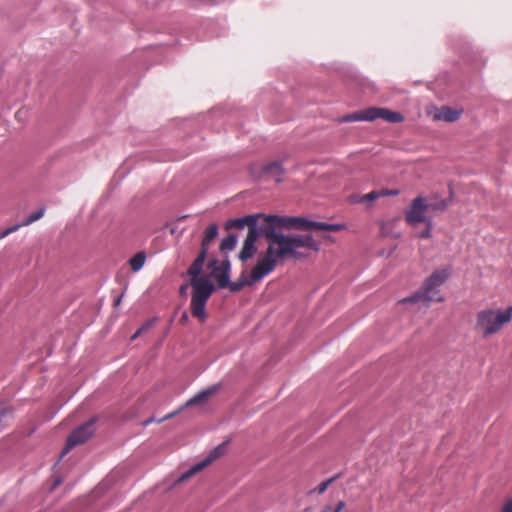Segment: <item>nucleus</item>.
Returning <instances> with one entry per match:
<instances>
[{"label":"nucleus","mask_w":512,"mask_h":512,"mask_svg":"<svg viewBox=\"0 0 512 512\" xmlns=\"http://www.w3.org/2000/svg\"><path fill=\"white\" fill-rule=\"evenodd\" d=\"M306 249L319 251V243L310 234L285 235L268 245L265 255L259 259L251 271V282H259L266 275L271 273L277 266L279 260L307 258L309 253Z\"/></svg>","instance_id":"1"},{"label":"nucleus","mask_w":512,"mask_h":512,"mask_svg":"<svg viewBox=\"0 0 512 512\" xmlns=\"http://www.w3.org/2000/svg\"><path fill=\"white\" fill-rule=\"evenodd\" d=\"M208 251L200 249L196 259L189 267L187 274L191 277V286L193 289L191 298V313L201 322L207 318L206 303L214 291V285L207 277L200 276Z\"/></svg>","instance_id":"2"},{"label":"nucleus","mask_w":512,"mask_h":512,"mask_svg":"<svg viewBox=\"0 0 512 512\" xmlns=\"http://www.w3.org/2000/svg\"><path fill=\"white\" fill-rule=\"evenodd\" d=\"M208 251L200 249L196 259L189 267L187 274L191 277V286L193 289L191 298V313L201 322L207 318L206 303L214 291V285L207 277L200 276Z\"/></svg>","instance_id":"3"},{"label":"nucleus","mask_w":512,"mask_h":512,"mask_svg":"<svg viewBox=\"0 0 512 512\" xmlns=\"http://www.w3.org/2000/svg\"><path fill=\"white\" fill-rule=\"evenodd\" d=\"M512 319V305L505 311L486 309L478 312L476 328L484 337L496 333L505 323Z\"/></svg>","instance_id":"4"},{"label":"nucleus","mask_w":512,"mask_h":512,"mask_svg":"<svg viewBox=\"0 0 512 512\" xmlns=\"http://www.w3.org/2000/svg\"><path fill=\"white\" fill-rule=\"evenodd\" d=\"M277 221L278 230L283 232L284 228L299 229V230H323V231H339L344 226L336 223H326L321 221H312L304 217L296 216H279L275 219Z\"/></svg>","instance_id":"5"},{"label":"nucleus","mask_w":512,"mask_h":512,"mask_svg":"<svg viewBox=\"0 0 512 512\" xmlns=\"http://www.w3.org/2000/svg\"><path fill=\"white\" fill-rule=\"evenodd\" d=\"M277 215H265V214H251L246 215L244 217L230 219L226 223V228H239L243 229L245 226H248V231H251L252 228L255 229V232H264L267 233V228L277 226V221L275 220Z\"/></svg>","instance_id":"6"},{"label":"nucleus","mask_w":512,"mask_h":512,"mask_svg":"<svg viewBox=\"0 0 512 512\" xmlns=\"http://www.w3.org/2000/svg\"><path fill=\"white\" fill-rule=\"evenodd\" d=\"M451 268L448 266L435 269L422 284L426 293V302H444L445 298L440 295L441 286L449 279Z\"/></svg>","instance_id":"7"},{"label":"nucleus","mask_w":512,"mask_h":512,"mask_svg":"<svg viewBox=\"0 0 512 512\" xmlns=\"http://www.w3.org/2000/svg\"><path fill=\"white\" fill-rule=\"evenodd\" d=\"M282 234L283 232L279 231L277 226L267 228V233L255 232V229L252 228L251 231H248L244 240L243 247L239 252V259L245 262L256 253L257 248L255 243L259 238L265 237L268 245H270L271 242L278 240Z\"/></svg>","instance_id":"8"},{"label":"nucleus","mask_w":512,"mask_h":512,"mask_svg":"<svg viewBox=\"0 0 512 512\" xmlns=\"http://www.w3.org/2000/svg\"><path fill=\"white\" fill-rule=\"evenodd\" d=\"M94 424L95 419H90L71 432L61 452V458H63L72 448L85 443L89 438L93 436L95 432Z\"/></svg>","instance_id":"9"},{"label":"nucleus","mask_w":512,"mask_h":512,"mask_svg":"<svg viewBox=\"0 0 512 512\" xmlns=\"http://www.w3.org/2000/svg\"><path fill=\"white\" fill-rule=\"evenodd\" d=\"M428 209V205L424 198L421 196L416 197L412 200L409 209L405 213V220L409 225H416L431 220V217L426 216L425 212Z\"/></svg>","instance_id":"10"},{"label":"nucleus","mask_w":512,"mask_h":512,"mask_svg":"<svg viewBox=\"0 0 512 512\" xmlns=\"http://www.w3.org/2000/svg\"><path fill=\"white\" fill-rule=\"evenodd\" d=\"M448 189L449 195L446 198H441L438 195H433L430 198L429 203H427L428 208L431 209L432 211H445L448 208V206L453 202L455 196L454 187L452 183H449Z\"/></svg>","instance_id":"11"},{"label":"nucleus","mask_w":512,"mask_h":512,"mask_svg":"<svg viewBox=\"0 0 512 512\" xmlns=\"http://www.w3.org/2000/svg\"><path fill=\"white\" fill-rule=\"evenodd\" d=\"M462 112V109H456L451 106H442L434 115V119L447 123H453L461 117Z\"/></svg>","instance_id":"12"},{"label":"nucleus","mask_w":512,"mask_h":512,"mask_svg":"<svg viewBox=\"0 0 512 512\" xmlns=\"http://www.w3.org/2000/svg\"><path fill=\"white\" fill-rule=\"evenodd\" d=\"M284 174V169L282 164L278 161L271 162L262 166L261 175L263 177H267L275 180L277 183L282 182V177Z\"/></svg>","instance_id":"13"},{"label":"nucleus","mask_w":512,"mask_h":512,"mask_svg":"<svg viewBox=\"0 0 512 512\" xmlns=\"http://www.w3.org/2000/svg\"><path fill=\"white\" fill-rule=\"evenodd\" d=\"M44 215V209L43 208H40L34 212H32L24 221L23 223L21 224H16V225H13L11 227H8L7 229H5L0 237L1 238H4L6 236H8L9 234L17 231L21 226H24V225H29V224H32L33 222L41 219Z\"/></svg>","instance_id":"14"},{"label":"nucleus","mask_w":512,"mask_h":512,"mask_svg":"<svg viewBox=\"0 0 512 512\" xmlns=\"http://www.w3.org/2000/svg\"><path fill=\"white\" fill-rule=\"evenodd\" d=\"M381 107H368L362 111L354 112V122H372L380 118Z\"/></svg>","instance_id":"15"},{"label":"nucleus","mask_w":512,"mask_h":512,"mask_svg":"<svg viewBox=\"0 0 512 512\" xmlns=\"http://www.w3.org/2000/svg\"><path fill=\"white\" fill-rule=\"evenodd\" d=\"M218 388H219V385L216 384V385H213L205 390L198 392L196 395H194L192 398H190L187 401L186 406H192V405H196V404L205 402L209 396H211L218 390Z\"/></svg>","instance_id":"16"},{"label":"nucleus","mask_w":512,"mask_h":512,"mask_svg":"<svg viewBox=\"0 0 512 512\" xmlns=\"http://www.w3.org/2000/svg\"><path fill=\"white\" fill-rule=\"evenodd\" d=\"M380 119H383L388 123L396 124L403 122L405 118L401 112L381 107Z\"/></svg>","instance_id":"17"},{"label":"nucleus","mask_w":512,"mask_h":512,"mask_svg":"<svg viewBox=\"0 0 512 512\" xmlns=\"http://www.w3.org/2000/svg\"><path fill=\"white\" fill-rule=\"evenodd\" d=\"M449 42L451 47L460 54H464L470 49V43L461 35L450 36Z\"/></svg>","instance_id":"18"},{"label":"nucleus","mask_w":512,"mask_h":512,"mask_svg":"<svg viewBox=\"0 0 512 512\" xmlns=\"http://www.w3.org/2000/svg\"><path fill=\"white\" fill-rule=\"evenodd\" d=\"M212 276L217 281L219 288H226L230 284V273L221 268L214 266Z\"/></svg>","instance_id":"19"},{"label":"nucleus","mask_w":512,"mask_h":512,"mask_svg":"<svg viewBox=\"0 0 512 512\" xmlns=\"http://www.w3.org/2000/svg\"><path fill=\"white\" fill-rule=\"evenodd\" d=\"M218 235V225L213 223L211 224L205 231L202 242H201V248L206 249L209 251V246L211 242L217 237Z\"/></svg>","instance_id":"20"},{"label":"nucleus","mask_w":512,"mask_h":512,"mask_svg":"<svg viewBox=\"0 0 512 512\" xmlns=\"http://www.w3.org/2000/svg\"><path fill=\"white\" fill-rule=\"evenodd\" d=\"M354 93L356 91L365 92L373 88L372 83L363 75L354 71Z\"/></svg>","instance_id":"21"},{"label":"nucleus","mask_w":512,"mask_h":512,"mask_svg":"<svg viewBox=\"0 0 512 512\" xmlns=\"http://www.w3.org/2000/svg\"><path fill=\"white\" fill-rule=\"evenodd\" d=\"M206 466H205V463H203L202 461L192 465L187 471H185L184 473H182L179 478L177 479V483H181V482H184L186 480H188L190 477H192L193 475L197 474L198 472H200L202 469H204Z\"/></svg>","instance_id":"22"},{"label":"nucleus","mask_w":512,"mask_h":512,"mask_svg":"<svg viewBox=\"0 0 512 512\" xmlns=\"http://www.w3.org/2000/svg\"><path fill=\"white\" fill-rule=\"evenodd\" d=\"M421 300L426 301V293L424 292L422 287H420L418 290H416L412 295L401 299L399 301V303L404 304V305L416 304Z\"/></svg>","instance_id":"23"},{"label":"nucleus","mask_w":512,"mask_h":512,"mask_svg":"<svg viewBox=\"0 0 512 512\" xmlns=\"http://www.w3.org/2000/svg\"><path fill=\"white\" fill-rule=\"evenodd\" d=\"M146 254L143 251L136 253L130 260L129 264L133 272H138L145 264Z\"/></svg>","instance_id":"24"},{"label":"nucleus","mask_w":512,"mask_h":512,"mask_svg":"<svg viewBox=\"0 0 512 512\" xmlns=\"http://www.w3.org/2000/svg\"><path fill=\"white\" fill-rule=\"evenodd\" d=\"M254 282H251V278L248 279L245 275V272L242 273L241 277L234 282L230 281L229 287L231 292H239L245 285H252Z\"/></svg>","instance_id":"25"},{"label":"nucleus","mask_w":512,"mask_h":512,"mask_svg":"<svg viewBox=\"0 0 512 512\" xmlns=\"http://www.w3.org/2000/svg\"><path fill=\"white\" fill-rule=\"evenodd\" d=\"M225 452V443H222L215 447L209 455L202 460L203 463H205V466L207 467L210 465L213 461H215L217 458H219L223 453Z\"/></svg>","instance_id":"26"},{"label":"nucleus","mask_w":512,"mask_h":512,"mask_svg":"<svg viewBox=\"0 0 512 512\" xmlns=\"http://www.w3.org/2000/svg\"><path fill=\"white\" fill-rule=\"evenodd\" d=\"M237 244V236L234 234H229L227 237L223 238L220 244V250L222 252L232 251Z\"/></svg>","instance_id":"27"},{"label":"nucleus","mask_w":512,"mask_h":512,"mask_svg":"<svg viewBox=\"0 0 512 512\" xmlns=\"http://www.w3.org/2000/svg\"><path fill=\"white\" fill-rule=\"evenodd\" d=\"M339 476H340V474H336V475L322 481L318 486H316L314 489L310 490L309 494L310 495L314 494V493L323 494L328 489V487L339 478Z\"/></svg>","instance_id":"28"},{"label":"nucleus","mask_w":512,"mask_h":512,"mask_svg":"<svg viewBox=\"0 0 512 512\" xmlns=\"http://www.w3.org/2000/svg\"><path fill=\"white\" fill-rule=\"evenodd\" d=\"M380 196H381L380 192L375 191V190L367 193L364 196H360V197L354 195V203L373 202L376 199H378Z\"/></svg>","instance_id":"29"},{"label":"nucleus","mask_w":512,"mask_h":512,"mask_svg":"<svg viewBox=\"0 0 512 512\" xmlns=\"http://www.w3.org/2000/svg\"><path fill=\"white\" fill-rule=\"evenodd\" d=\"M424 224H425V229H423L422 231L419 232L418 237L423 238V239L431 238L434 222L431 219V220L424 222Z\"/></svg>","instance_id":"30"},{"label":"nucleus","mask_w":512,"mask_h":512,"mask_svg":"<svg viewBox=\"0 0 512 512\" xmlns=\"http://www.w3.org/2000/svg\"><path fill=\"white\" fill-rule=\"evenodd\" d=\"M217 265V261L216 260H213L209 263V266L210 267H218V268H221L227 272L230 273V269H231V263L229 261V259L226 257L219 266H216Z\"/></svg>","instance_id":"31"},{"label":"nucleus","mask_w":512,"mask_h":512,"mask_svg":"<svg viewBox=\"0 0 512 512\" xmlns=\"http://www.w3.org/2000/svg\"><path fill=\"white\" fill-rule=\"evenodd\" d=\"M155 323V319H150L138 328V333H144L149 330Z\"/></svg>","instance_id":"32"},{"label":"nucleus","mask_w":512,"mask_h":512,"mask_svg":"<svg viewBox=\"0 0 512 512\" xmlns=\"http://www.w3.org/2000/svg\"><path fill=\"white\" fill-rule=\"evenodd\" d=\"M399 194L398 190H388V189H382L380 191L381 196H396Z\"/></svg>","instance_id":"33"},{"label":"nucleus","mask_w":512,"mask_h":512,"mask_svg":"<svg viewBox=\"0 0 512 512\" xmlns=\"http://www.w3.org/2000/svg\"><path fill=\"white\" fill-rule=\"evenodd\" d=\"M10 412L9 408L0 403V422Z\"/></svg>","instance_id":"34"},{"label":"nucleus","mask_w":512,"mask_h":512,"mask_svg":"<svg viewBox=\"0 0 512 512\" xmlns=\"http://www.w3.org/2000/svg\"><path fill=\"white\" fill-rule=\"evenodd\" d=\"M502 512H512V498L508 499L503 507H502Z\"/></svg>","instance_id":"35"},{"label":"nucleus","mask_w":512,"mask_h":512,"mask_svg":"<svg viewBox=\"0 0 512 512\" xmlns=\"http://www.w3.org/2000/svg\"><path fill=\"white\" fill-rule=\"evenodd\" d=\"M188 287H189V285L187 283L181 285L180 288H179L180 295H182V296L186 295Z\"/></svg>","instance_id":"36"},{"label":"nucleus","mask_w":512,"mask_h":512,"mask_svg":"<svg viewBox=\"0 0 512 512\" xmlns=\"http://www.w3.org/2000/svg\"><path fill=\"white\" fill-rule=\"evenodd\" d=\"M342 122H350L352 121V114H347L341 119Z\"/></svg>","instance_id":"37"},{"label":"nucleus","mask_w":512,"mask_h":512,"mask_svg":"<svg viewBox=\"0 0 512 512\" xmlns=\"http://www.w3.org/2000/svg\"><path fill=\"white\" fill-rule=\"evenodd\" d=\"M180 321H181V322H183V323H185V322H187V321H188V315H187V313H186V312H184V313L182 314V316H181V318H180Z\"/></svg>","instance_id":"38"},{"label":"nucleus","mask_w":512,"mask_h":512,"mask_svg":"<svg viewBox=\"0 0 512 512\" xmlns=\"http://www.w3.org/2000/svg\"><path fill=\"white\" fill-rule=\"evenodd\" d=\"M142 333H138V330L132 335L131 340L134 341L137 339Z\"/></svg>","instance_id":"39"},{"label":"nucleus","mask_w":512,"mask_h":512,"mask_svg":"<svg viewBox=\"0 0 512 512\" xmlns=\"http://www.w3.org/2000/svg\"><path fill=\"white\" fill-rule=\"evenodd\" d=\"M175 414H176V412H173V413H170V414L166 415L163 419H161V420H160V422H161V421H163V420H165V419H169V418H171V417H172V416H174Z\"/></svg>","instance_id":"40"},{"label":"nucleus","mask_w":512,"mask_h":512,"mask_svg":"<svg viewBox=\"0 0 512 512\" xmlns=\"http://www.w3.org/2000/svg\"><path fill=\"white\" fill-rule=\"evenodd\" d=\"M61 481L60 480H56L54 485H53V488H55L56 486L60 485Z\"/></svg>","instance_id":"41"},{"label":"nucleus","mask_w":512,"mask_h":512,"mask_svg":"<svg viewBox=\"0 0 512 512\" xmlns=\"http://www.w3.org/2000/svg\"><path fill=\"white\" fill-rule=\"evenodd\" d=\"M153 421H154V419H152V418H151V419H149V420H146V421H145V424L147 425V424H149V423H152Z\"/></svg>","instance_id":"42"},{"label":"nucleus","mask_w":512,"mask_h":512,"mask_svg":"<svg viewBox=\"0 0 512 512\" xmlns=\"http://www.w3.org/2000/svg\"><path fill=\"white\" fill-rule=\"evenodd\" d=\"M120 301H121V298H118V300L116 301V303H115V304H116V305H119Z\"/></svg>","instance_id":"43"}]
</instances>
